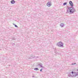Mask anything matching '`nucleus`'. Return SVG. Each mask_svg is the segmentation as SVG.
<instances>
[{
  "instance_id": "nucleus-1",
  "label": "nucleus",
  "mask_w": 78,
  "mask_h": 78,
  "mask_svg": "<svg viewBox=\"0 0 78 78\" xmlns=\"http://www.w3.org/2000/svg\"><path fill=\"white\" fill-rule=\"evenodd\" d=\"M71 73L73 75H71V73H69L68 75V76L69 77H70L71 78H73V77H76L77 76H78V72H74L73 71L71 72Z\"/></svg>"
},
{
  "instance_id": "nucleus-2",
  "label": "nucleus",
  "mask_w": 78,
  "mask_h": 78,
  "mask_svg": "<svg viewBox=\"0 0 78 78\" xmlns=\"http://www.w3.org/2000/svg\"><path fill=\"white\" fill-rule=\"evenodd\" d=\"M67 12L69 14H73L74 12H75V9L72 7L68 8L67 10Z\"/></svg>"
},
{
  "instance_id": "nucleus-3",
  "label": "nucleus",
  "mask_w": 78,
  "mask_h": 78,
  "mask_svg": "<svg viewBox=\"0 0 78 78\" xmlns=\"http://www.w3.org/2000/svg\"><path fill=\"white\" fill-rule=\"evenodd\" d=\"M57 45L59 47H64V43L61 41L58 42L57 43Z\"/></svg>"
},
{
  "instance_id": "nucleus-4",
  "label": "nucleus",
  "mask_w": 78,
  "mask_h": 78,
  "mask_svg": "<svg viewBox=\"0 0 78 78\" xmlns=\"http://www.w3.org/2000/svg\"><path fill=\"white\" fill-rule=\"evenodd\" d=\"M52 4H51V2H49L47 3V5L48 7H50L51 6Z\"/></svg>"
},
{
  "instance_id": "nucleus-5",
  "label": "nucleus",
  "mask_w": 78,
  "mask_h": 78,
  "mask_svg": "<svg viewBox=\"0 0 78 78\" xmlns=\"http://www.w3.org/2000/svg\"><path fill=\"white\" fill-rule=\"evenodd\" d=\"M69 4H70L71 6L73 7V2H72V1H70L69 2Z\"/></svg>"
},
{
  "instance_id": "nucleus-6",
  "label": "nucleus",
  "mask_w": 78,
  "mask_h": 78,
  "mask_svg": "<svg viewBox=\"0 0 78 78\" xmlns=\"http://www.w3.org/2000/svg\"><path fill=\"white\" fill-rule=\"evenodd\" d=\"M38 65L39 66L41 67H42V68H44V67L42 66V64L41 63L39 64Z\"/></svg>"
},
{
  "instance_id": "nucleus-7",
  "label": "nucleus",
  "mask_w": 78,
  "mask_h": 78,
  "mask_svg": "<svg viewBox=\"0 0 78 78\" xmlns=\"http://www.w3.org/2000/svg\"><path fill=\"white\" fill-rule=\"evenodd\" d=\"M11 3L12 4H14L15 3V1L14 0H12L11 1Z\"/></svg>"
},
{
  "instance_id": "nucleus-8",
  "label": "nucleus",
  "mask_w": 78,
  "mask_h": 78,
  "mask_svg": "<svg viewBox=\"0 0 78 78\" xmlns=\"http://www.w3.org/2000/svg\"><path fill=\"white\" fill-rule=\"evenodd\" d=\"M60 26L61 27H63L64 26V24L63 23H62L60 24Z\"/></svg>"
},
{
  "instance_id": "nucleus-9",
  "label": "nucleus",
  "mask_w": 78,
  "mask_h": 78,
  "mask_svg": "<svg viewBox=\"0 0 78 78\" xmlns=\"http://www.w3.org/2000/svg\"><path fill=\"white\" fill-rule=\"evenodd\" d=\"M35 70H39V69L37 68H36L34 69Z\"/></svg>"
},
{
  "instance_id": "nucleus-10",
  "label": "nucleus",
  "mask_w": 78,
  "mask_h": 78,
  "mask_svg": "<svg viewBox=\"0 0 78 78\" xmlns=\"http://www.w3.org/2000/svg\"><path fill=\"white\" fill-rule=\"evenodd\" d=\"M67 2H65L63 3V5L64 6L67 5Z\"/></svg>"
},
{
  "instance_id": "nucleus-11",
  "label": "nucleus",
  "mask_w": 78,
  "mask_h": 78,
  "mask_svg": "<svg viewBox=\"0 0 78 78\" xmlns=\"http://www.w3.org/2000/svg\"><path fill=\"white\" fill-rule=\"evenodd\" d=\"M16 38H13L12 39V40H16Z\"/></svg>"
},
{
  "instance_id": "nucleus-12",
  "label": "nucleus",
  "mask_w": 78,
  "mask_h": 78,
  "mask_svg": "<svg viewBox=\"0 0 78 78\" xmlns=\"http://www.w3.org/2000/svg\"><path fill=\"white\" fill-rule=\"evenodd\" d=\"M43 70V69H40V72H42V70Z\"/></svg>"
},
{
  "instance_id": "nucleus-13",
  "label": "nucleus",
  "mask_w": 78,
  "mask_h": 78,
  "mask_svg": "<svg viewBox=\"0 0 78 78\" xmlns=\"http://www.w3.org/2000/svg\"><path fill=\"white\" fill-rule=\"evenodd\" d=\"M75 64H76V63H72V65H75Z\"/></svg>"
},
{
  "instance_id": "nucleus-14",
  "label": "nucleus",
  "mask_w": 78,
  "mask_h": 78,
  "mask_svg": "<svg viewBox=\"0 0 78 78\" xmlns=\"http://www.w3.org/2000/svg\"><path fill=\"white\" fill-rule=\"evenodd\" d=\"M15 27H18L16 25H15Z\"/></svg>"
},
{
  "instance_id": "nucleus-15",
  "label": "nucleus",
  "mask_w": 78,
  "mask_h": 78,
  "mask_svg": "<svg viewBox=\"0 0 78 78\" xmlns=\"http://www.w3.org/2000/svg\"><path fill=\"white\" fill-rule=\"evenodd\" d=\"M76 70H77V72H78V69H77Z\"/></svg>"
},
{
  "instance_id": "nucleus-16",
  "label": "nucleus",
  "mask_w": 78,
  "mask_h": 78,
  "mask_svg": "<svg viewBox=\"0 0 78 78\" xmlns=\"http://www.w3.org/2000/svg\"><path fill=\"white\" fill-rule=\"evenodd\" d=\"M33 77H34V76H33Z\"/></svg>"
},
{
  "instance_id": "nucleus-17",
  "label": "nucleus",
  "mask_w": 78,
  "mask_h": 78,
  "mask_svg": "<svg viewBox=\"0 0 78 78\" xmlns=\"http://www.w3.org/2000/svg\"><path fill=\"white\" fill-rule=\"evenodd\" d=\"M37 58H39V57H37Z\"/></svg>"
},
{
  "instance_id": "nucleus-18",
  "label": "nucleus",
  "mask_w": 78,
  "mask_h": 78,
  "mask_svg": "<svg viewBox=\"0 0 78 78\" xmlns=\"http://www.w3.org/2000/svg\"><path fill=\"white\" fill-rule=\"evenodd\" d=\"M55 53H57V52H55Z\"/></svg>"
}]
</instances>
